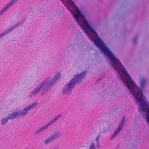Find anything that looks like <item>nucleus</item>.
I'll list each match as a JSON object with an SVG mask.
<instances>
[{
    "label": "nucleus",
    "mask_w": 149,
    "mask_h": 149,
    "mask_svg": "<svg viewBox=\"0 0 149 149\" xmlns=\"http://www.w3.org/2000/svg\"><path fill=\"white\" fill-rule=\"evenodd\" d=\"M61 73L57 72L55 74L52 79L48 77L41 82L37 86L27 95V97L30 98L39 93L42 89L44 87L42 93L44 94L47 93L56 81L61 77Z\"/></svg>",
    "instance_id": "1"
},
{
    "label": "nucleus",
    "mask_w": 149,
    "mask_h": 149,
    "mask_svg": "<svg viewBox=\"0 0 149 149\" xmlns=\"http://www.w3.org/2000/svg\"><path fill=\"white\" fill-rule=\"evenodd\" d=\"M86 73V72L84 71L80 74L75 75L73 79L64 86L62 90V93L65 95H70L76 84L84 77Z\"/></svg>",
    "instance_id": "2"
},
{
    "label": "nucleus",
    "mask_w": 149,
    "mask_h": 149,
    "mask_svg": "<svg viewBox=\"0 0 149 149\" xmlns=\"http://www.w3.org/2000/svg\"><path fill=\"white\" fill-rule=\"evenodd\" d=\"M37 105L36 103H34L28 106L21 111H18L19 117H23L26 116L29 111L34 108Z\"/></svg>",
    "instance_id": "3"
},
{
    "label": "nucleus",
    "mask_w": 149,
    "mask_h": 149,
    "mask_svg": "<svg viewBox=\"0 0 149 149\" xmlns=\"http://www.w3.org/2000/svg\"><path fill=\"white\" fill-rule=\"evenodd\" d=\"M37 105L36 103H34L28 106L21 111H18L19 117H23L26 116L29 111L34 108Z\"/></svg>",
    "instance_id": "4"
},
{
    "label": "nucleus",
    "mask_w": 149,
    "mask_h": 149,
    "mask_svg": "<svg viewBox=\"0 0 149 149\" xmlns=\"http://www.w3.org/2000/svg\"><path fill=\"white\" fill-rule=\"evenodd\" d=\"M61 117V115L57 116L44 126L37 130L36 132V134H38L43 130L48 128L49 126L51 125L53 123H55Z\"/></svg>",
    "instance_id": "5"
},
{
    "label": "nucleus",
    "mask_w": 149,
    "mask_h": 149,
    "mask_svg": "<svg viewBox=\"0 0 149 149\" xmlns=\"http://www.w3.org/2000/svg\"><path fill=\"white\" fill-rule=\"evenodd\" d=\"M125 117H124L119 124L118 128L116 129L113 134L110 137V139L111 140H112L119 133L120 130L122 129L124 125H125Z\"/></svg>",
    "instance_id": "6"
},
{
    "label": "nucleus",
    "mask_w": 149,
    "mask_h": 149,
    "mask_svg": "<svg viewBox=\"0 0 149 149\" xmlns=\"http://www.w3.org/2000/svg\"><path fill=\"white\" fill-rule=\"evenodd\" d=\"M22 23H17L15 25L11 27L9 29L4 31L3 33L0 34V38L3 37L5 35L13 31L16 27L21 25Z\"/></svg>",
    "instance_id": "7"
},
{
    "label": "nucleus",
    "mask_w": 149,
    "mask_h": 149,
    "mask_svg": "<svg viewBox=\"0 0 149 149\" xmlns=\"http://www.w3.org/2000/svg\"><path fill=\"white\" fill-rule=\"evenodd\" d=\"M18 0H11L6 5L3 7L1 10L3 13L6 12L8 9L12 6L14 4L16 3Z\"/></svg>",
    "instance_id": "8"
},
{
    "label": "nucleus",
    "mask_w": 149,
    "mask_h": 149,
    "mask_svg": "<svg viewBox=\"0 0 149 149\" xmlns=\"http://www.w3.org/2000/svg\"><path fill=\"white\" fill-rule=\"evenodd\" d=\"M9 119H13L19 117L18 111L13 112L10 114L8 116Z\"/></svg>",
    "instance_id": "9"
},
{
    "label": "nucleus",
    "mask_w": 149,
    "mask_h": 149,
    "mask_svg": "<svg viewBox=\"0 0 149 149\" xmlns=\"http://www.w3.org/2000/svg\"><path fill=\"white\" fill-rule=\"evenodd\" d=\"M9 118L8 117H4L1 120V122L2 125H4L8 122Z\"/></svg>",
    "instance_id": "10"
},
{
    "label": "nucleus",
    "mask_w": 149,
    "mask_h": 149,
    "mask_svg": "<svg viewBox=\"0 0 149 149\" xmlns=\"http://www.w3.org/2000/svg\"><path fill=\"white\" fill-rule=\"evenodd\" d=\"M54 140L51 136H50L49 138L46 140L44 142L45 144H48L54 141Z\"/></svg>",
    "instance_id": "11"
},
{
    "label": "nucleus",
    "mask_w": 149,
    "mask_h": 149,
    "mask_svg": "<svg viewBox=\"0 0 149 149\" xmlns=\"http://www.w3.org/2000/svg\"><path fill=\"white\" fill-rule=\"evenodd\" d=\"M60 136V133L59 132H57L54 134L53 135H51L52 137L54 140L57 138H59Z\"/></svg>",
    "instance_id": "12"
},
{
    "label": "nucleus",
    "mask_w": 149,
    "mask_h": 149,
    "mask_svg": "<svg viewBox=\"0 0 149 149\" xmlns=\"http://www.w3.org/2000/svg\"><path fill=\"white\" fill-rule=\"evenodd\" d=\"M146 82V80L145 79H143L141 80L140 85L142 88H143L145 86Z\"/></svg>",
    "instance_id": "13"
},
{
    "label": "nucleus",
    "mask_w": 149,
    "mask_h": 149,
    "mask_svg": "<svg viewBox=\"0 0 149 149\" xmlns=\"http://www.w3.org/2000/svg\"><path fill=\"white\" fill-rule=\"evenodd\" d=\"M89 149H95V144L94 143H92L90 146Z\"/></svg>",
    "instance_id": "14"
},
{
    "label": "nucleus",
    "mask_w": 149,
    "mask_h": 149,
    "mask_svg": "<svg viewBox=\"0 0 149 149\" xmlns=\"http://www.w3.org/2000/svg\"><path fill=\"white\" fill-rule=\"evenodd\" d=\"M100 137V135H98L96 138L95 140L97 143H98L99 141V138Z\"/></svg>",
    "instance_id": "15"
},
{
    "label": "nucleus",
    "mask_w": 149,
    "mask_h": 149,
    "mask_svg": "<svg viewBox=\"0 0 149 149\" xmlns=\"http://www.w3.org/2000/svg\"><path fill=\"white\" fill-rule=\"evenodd\" d=\"M4 13L1 10H0V16L2 15Z\"/></svg>",
    "instance_id": "16"
}]
</instances>
